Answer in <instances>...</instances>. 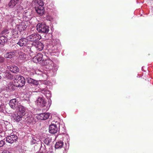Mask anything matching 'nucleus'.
Masks as SVG:
<instances>
[{
  "instance_id": "nucleus-26",
  "label": "nucleus",
  "mask_w": 153,
  "mask_h": 153,
  "mask_svg": "<svg viewBox=\"0 0 153 153\" xmlns=\"http://www.w3.org/2000/svg\"><path fill=\"white\" fill-rule=\"evenodd\" d=\"M63 145V142L62 141H58L56 143L55 146V148L56 149L61 148L62 147Z\"/></svg>"
},
{
  "instance_id": "nucleus-11",
  "label": "nucleus",
  "mask_w": 153,
  "mask_h": 153,
  "mask_svg": "<svg viewBox=\"0 0 153 153\" xmlns=\"http://www.w3.org/2000/svg\"><path fill=\"white\" fill-rule=\"evenodd\" d=\"M28 40L27 38H22L19 40L17 44L21 47L25 46L27 44Z\"/></svg>"
},
{
  "instance_id": "nucleus-21",
  "label": "nucleus",
  "mask_w": 153,
  "mask_h": 153,
  "mask_svg": "<svg viewBox=\"0 0 153 153\" xmlns=\"http://www.w3.org/2000/svg\"><path fill=\"white\" fill-rule=\"evenodd\" d=\"M23 116L18 113L15 114L13 116L14 119L17 122H19L22 120Z\"/></svg>"
},
{
  "instance_id": "nucleus-3",
  "label": "nucleus",
  "mask_w": 153,
  "mask_h": 153,
  "mask_svg": "<svg viewBox=\"0 0 153 153\" xmlns=\"http://www.w3.org/2000/svg\"><path fill=\"white\" fill-rule=\"evenodd\" d=\"M42 64L46 66L50 70H53L54 68V63L53 61L50 59L42 60Z\"/></svg>"
},
{
  "instance_id": "nucleus-17",
  "label": "nucleus",
  "mask_w": 153,
  "mask_h": 153,
  "mask_svg": "<svg viewBox=\"0 0 153 153\" xmlns=\"http://www.w3.org/2000/svg\"><path fill=\"white\" fill-rule=\"evenodd\" d=\"M35 9L36 12L40 16L42 15L44 13V9L43 7H35Z\"/></svg>"
},
{
  "instance_id": "nucleus-34",
  "label": "nucleus",
  "mask_w": 153,
  "mask_h": 153,
  "mask_svg": "<svg viewBox=\"0 0 153 153\" xmlns=\"http://www.w3.org/2000/svg\"><path fill=\"white\" fill-rule=\"evenodd\" d=\"M4 58L2 57H0V63L3 62L4 61Z\"/></svg>"
},
{
  "instance_id": "nucleus-29",
  "label": "nucleus",
  "mask_w": 153,
  "mask_h": 153,
  "mask_svg": "<svg viewBox=\"0 0 153 153\" xmlns=\"http://www.w3.org/2000/svg\"><path fill=\"white\" fill-rule=\"evenodd\" d=\"M11 33L12 35L15 37H16V36H17L18 32L17 30L15 29L12 30Z\"/></svg>"
},
{
  "instance_id": "nucleus-14",
  "label": "nucleus",
  "mask_w": 153,
  "mask_h": 153,
  "mask_svg": "<svg viewBox=\"0 0 153 153\" xmlns=\"http://www.w3.org/2000/svg\"><path fill=\"white\" fill-rule=\"evenodd\" d=\"M43 56L41 53H39L33 58V61L35 62H38L42 60Z\"/></svg>"
},
{
  "instance_id": "nucleus-25",
  "label": "nucleus",
  "mask_w": 153,
  "mask_h": 153,
  "mask_svg": "<svg viewBox=\"0 0 153 153\" xmlns=\"http://www.w3.org/2000/svg\"><path fill=\"white\" fill-rule=\"evenodd\" d=\"M17 2L16 0H11L8 4V6L13 8L17 4Z\"/></svg>"
},
{
  "instance_id": "nucleus-35",
  "label": "nucleus",
  "mask_w": 153,
  "mask_h": 153,
  "mask_svg": "<svg viewBox=\"0 0 153 153\" xmlns=\"http://www.w3.org/2000/svg\"><path fill=\"white\" fill-rule=\"evenodd\" d=\"M36 140H35V139L32 138V143L33 144H34L36 143Z\"/></svg>"
},
{
  "instance_id": "nucleus-10",
  "label": "nucleus",
  "mask_w": 153,
  "mask_h": 153,
  "mask_svg": "<svg viewBox=\"0 0 153 153\" xmlns=\"http://www.w3.org/2000/svg\"><path fill=\"white\" fill-rule=\"evenodd\" d=\"M49 132L52 134H55L58 131V128L56 124H52L49 126Z\"/></svg>"
},
{
  "instance_id": "nucleus-30",
  "label": "nucleus",
  "mask_w": 153,
  "mask_h": 153,
  "mask_svg": "<svg viewBox=\"0 0 153 153\" xmlns=\"http://www.w3.org/2000/svg\"><path fill=\"white\" fill-rule=\"evenodd\" d=\"M40 150L41 151L43 152H46V148L45 147V145L43 143L41 144V146L40 148Z\"/></svg>"
},
{
  "instance_id": "nucleus-23",
  "label": "nucleus",
  "mask_w": 153,
  "mask_h": 153,
  "mask_svg": "<svg viewBox=\"0 0 153 153\" xmlns=\"http://www.w3.org/2000/svg\"><path fill=\"white\" fill-rule=\"evenodd\" d=\"M27 82L29 83L32 84L36 85L39 84V82L38 81L30 78L28 77L27 78Z\"/></svg>"
},
{
  "instance_id": "nucleus-6",
  "label": "nucleus",
  "mask_w": 153,
  "mask_h": 153,
  "mask_svg": "<svg viewBox=\"0 0 153 153\" xmlns=\"http://www.w3.org/2000/svg\"><path fill=\"white\" fill-rule=\"evenodd\" d=\"M18 139L17 136L15 134H12L7 137L6 141L10 144L15 142Z\"/></svg>"
},
{
  "instance_id": "nucleus-36",
  "label": "nucleus",
  "mask_w": 153,
  "mask_h": 153,
  "mask_svg": "<svg viewBox=\"0 0 153 153\" xmlns=\"http://www.w3.org/2000/svg\"><path fill=\"white\" fill-rule=\"evenodd\" d=\"M65 152H64L63 153H66L67 151V149H64Z\"/></svg>"
},
{
  "instance_id": "nucleus-28",
  "label": "nucleus",
  "mask_w": 153,
  "mask_h": 153,
  "mask_svg": "<svg viewBox=\"0 0 153 153\" xmlns=\"http://www.w3.org/2000/svg\"><path fill=\"white\" fill-rule=\"evenodd\" d=\"M4 76L5 78L10 79H13V76L9 72H6L4 74Z\"/></svg>"
},
{
  "instance_id": "nucleus-40",
  "label": "nucleus",
  "mask_w": 153,
  "mask_h": 153,
  "mask_svg": "<svg viewBox=\"0 0 153 153\" xmlns=\"http://www.w3.org/2000/svg\"><path fill=\"white\" fill-rule=\"evenodd\" d=\"M1 78V76L0 75V79Z\"/></svg>"
},
{
  "instance_id": "nucleus-24",
  "label": "nucleus",
  "mask_w": 153,
  "mask_h": 153,
  "mask_svg": "<svg viewBox=\"0 0 153 153\" xmlns=\"http://www.w3.org/2000/svg\"><path fill=\"white\" fill-rule=\"evenodd\" d=\"M7 38L5 36H2L0 37V45H3L5 43L7 42Z\"/></svg>"
},
{
  "instance_id": "nucleus-7",
  "label": "nucleus",
  "mask_w": 153,
  "mask_h": 153,
  "mask_svg": "<svg viewBox=\"0 0 153 153\" xmlns=\"http://www.w3.org/2000/svg\"><path fill=\"white\" fill-rule=\"evenodd\" d=\"M32 12L31 10L30 9L25 10L23 14V17L25 18L26 20H28L31 18Z\"/></svg>"
},
{
  "instance_id": "nucleus-37",
  "label": "nucleus",
  "mask_w": 153,
  "mask_h": 153,
  "mask_svg": "<svg viewBox=\"0 0 153 153\" xmlns=\"http://www.w3.org/2000/svg\"><path fill=\"white\" fill-rule=\"evenodd\" d=\"M3 153H10L9 151H4V152Z\"/></svg>"
},
{
  "instance_id": "nucleus-8",
  "label": "nucleus",
  "mask_w": 153,
  "mask_h": 153,
  "mask_svg": "<svg viewBox=\"0 0 153 153\" xmlns=\"http://www.w3.org/2000/svg\"><path fill=\"white\" fill-rule=\"evenodd\" d=\"M17 113L24 116L27 114V109L23 106L20 105L18 108Z\"/></svg>"
},
{
  "instance_id": "nucleus-2",
  "label": "nucleus",
  "mask_w": 153,
  "mask_h": 153,
  "mask_svg": "<svg viewBox=\"0 0 153 153\" xmlns=\"http://www.w3.org/2000/svg\"><path fill=\"white\" fill-rule=\"evenodd\" d=\"M36 29L39 33H47L49 30V27L44 24L39 23L36 26Z\"/></svg>"
},
{
  "instance_id": "nucleus-27",
  "label": "nucleus",
  "mask_w": 153,
  "mask_h": 153,
  "mask_svg": "<svg viewBox=\"0 0 153 153\" xmlns=\"http://www.w3.org/2000/svg\"><path fill=\"white\" fill-rule=\"evenodd\" d=\"M15 87L16 86L15 85V83L13 84V82H10L8 84V89L11 91L14 90L15 89Z\"/></svg>"
},
{
  "instance_id": "nucleus-18",
  "label": "nucleus",
  "mask_w": 153,
  "mask_h": 153,
  "mask_svg": "<svg viewBox=\"0 0 153 153\" xmlns=\"http://www.w3.org/2000/svg\"><path fill=\"white\" fill-rule=\"evenodd\" d=\"M27 25L24 23H22L17 25V28L18 30L21 32L24 30L26 28Z\"/></svg>"
},
{
  "instance_id": "nucleus-33",
  "label": "nucleus",
  "mask_w": 153,
  "mask_h": 153,
  "mask_svg": "<svg viewBox=\"0 0 153 153\" xmlns=\"http://www.w3.org/2000/svg\"><path fill=\"white\" fill-rule=\"evenodd\" d=\"M5 143V141L3 140H1L0 141V147L3 146Z\"/></svg>"
},
{
  "instance_id": "nucleus-41",
  "label": "nucleus",
  "mask_w": 153,
  "mask_h": 153,
  "mask_svg": "<svg viewBox=\"0 0 153 153\" xmlns=\"http://www.w3.org/2000/svg\"><path fill=\"white\" fill-rule=\"evenodd\" d=\"M0 132H1V131L0 130Z\"/></svg>"
},
{
  "instance_id": "nucleus-4",
  "label": "nucleus",
  "mask_w": 153,
  "mask_h": 153,
  "mask_svg": "<svg viewBox=\"0 0 153 153\" xmlns=\"http://www.w3.org/2000/svg\"><path fill=\"white\" fill-rule=\"evenodd\" d=\"M9 105L12 108L15 110L18 108L19 106L21 105L16 99H14L10 100Z\"/></svg>"
},
{
  "instance_id": "nucleus-39",
  "label": "nucleus",
  "mask_w": 153,
  "mask_h": 153,
  "mask_svg": "<svg viewBox=\"0 0 153 153\" xmlns=\"http://www.w3.org/2000/svg\"><path fill=\"white\" fill-rule=\"evenodd\" d=\"M44 76L45 77V78L46 79L47 77V76H46V75L45 74H44Z\"/></svg>"
},
{
  "instance_id": "nucleus-13",
  "label": "nucleus",
  "mask_w": 153,
  "mask_h": 153,
  "mask_svg": "<svg viewBox=\"0 0 153 153\" xmlns=\"http://www.w3.org/2000/svg\"><path fill=\"white\" fill-rule=\"evenodd\" d=\"M37 103L39 105L44 107L45 106V104L47 102L45 100L44 98L42 97H39L37 100Z\"/></svg>"
},
{
  "instance_id": "nucleus-22",
  "label": "nucleus",
  "mask_w": 153,
  "mask_h": 153,
  "mask_svg": "<svg viewBox=\"0 0 153 153\" xmlns=\"http://www.w3.org/2000/svg\"><path fill=\"white\" fill-rule=\"evenodd\" d=\"M35 46L37 50L39 51L42 50L44 48V45L42 43L40 42H38L35 45Z\"/></svg>"
},
{
  "instance_id": "nucleus-20",
  "label": "nucleus",
  "mask_w": 153,
  "mask_h": 153,
  "mask_svg": "<svg viewBox=\"0 0 153 153\" xmlns=\"http://www.w3.org/2000/svg\"><path fill=\"white\" fill-rule=\"evenodd\" d=\"M15 55V52L14 51L10 52H7L4 54V57L7 58H11Z\"/></svg>"
},
{
  "instance_id": "nucleus-31",
  "label": "nucleus",
  "mask_w": 153,
  "mask_h": 153,
  "mask_svg": "<svg viewBox=\"0 0 153 153\" xmlns=\"http://www.w3.org/2000/svg\"><path fill=\"white\" fill-rule=\"evenodd\" d=\"M51 139L49 138L48 137L45 138L43 142L45 144L48 145L51 142Z\"/></svg>"
},
{
  "instance_id": "nucleus-38",
  "label": "nucleus",
  "mask_w": 153,
  "mask_h": 153,
  "mask_svg": "<svg viewBox=\"0 0 153 153\" xmlns=\"http://www.w3.org/2000/svg\"><path fill=\"white\" fill-rule=\"evenodd\" d=\"M46 153H52L51 151H48V152H47Z\"/></svg>"
},
{
  "instance_id": "nucleus-19",
  "label": "nucleus",
  "mask_w": 153,
  "mask_h": 153,
  "mask_svg": "<svg viewBox=\"0 0 153 153\" xmlns=\"http://www.w3.org/2000/svg\"><path fill=\"white\" fill-rule=\"evenodd\" d=\"M41 92L48 98H50L51 96L50 92L46 88H44L41 90Z\"/></svg>"
},
{
  "instance_id": "nucleus-12",
  "label": "nucleus",
  "mask_w": 153,
  "mask_h": 153,
  "mask_svg": "<svg viewBox=\"0 0 153 153\" xmlns=\"http://www.w3.org/2000/svg\"><path fill=\"white\" fill-rule=\"evenodd\" d=\"M25 121L28 124L33 123V122L35 121L33 117L30 114H27V117L25 118Z\"/></svg>"
},
{
  "instance_id": "nucleus-15",
  "label": "nucleus",
  "mask_w": 153,
  "mask_h": 153,
  "mask_svg": "<svg viewBox=\"0 0 153 153\" xmlns=\"http://www.w3.org/2000/svg\"><path fill=\"white\" fill-rule=\"evenodd\" d=\"M7 68L9 69L10 71L14 73L18 72L19 71V68L15 65H13L12 66H7Z\"/></svg>"
},
{
  "instance_id": "nucleus-1",
  "label": "nucleus",
  "mask_w": 153,
  "mask_h": 153,
  "mask_svg": "<svg viewBox=\"0 0 153 153\" xmlns=\"http://www.w3.org/2000/svg\"><path fill=\"white\" fill-rule=\"evenodd\" d=\"M16 81L14 82L16 87H19L23 86L25 83L24 78L22 76L17 75L15 76Z\"/></svg>"
},
{
  "instance_id": "nucleus-5",
  "label": "nucleus",
  "mask_w": 153,
  "mask_h": 153,
  "mask_svg": "<svg viewBox=\"0 0 153 153\" xmlns=\"http://www.w3.org/2000/svg\"><path fill=\"white\" fill-rule=\"evenodd\" d=\"M41 38V36L39 35L36 33L32 34L28 36L27 37L28 41L33 42L39 40Z\"/></svg>"
},
{
  "instance_id": "nucleus-32",
  "label": "nucleus",
  "mask_w": 153,
  "mask_h": 153,
  "mask_svg": "<svg viewBox=\"0 0 153 153\" xmlns=\"http://www.w3.org/2000/svg\"><path fill=\"white\" fill-rule=\"evenodd\" d=\"M37 4L38 5L37 6V7H43V6L44 5L43 2L41 0L38 1Z\"/></svg>"
},
{
  "instance_id": "nucleus-9",
  "label": "nucleus",
  "mask_w": 153,
  "mask_h": 153,
  "mask_svg": "<svg viewBox=\"0 0 153 153\" xmlns=\"http://www.w3.org/2000/svg\"><path fill=\"white\" fill-rule=\"evenodd\" d=\"M16 13V11H13L11 12L9 15H8L7 18L8 21H9L10 22L13 23L16 19L17 17L15 15Z\"/></svg>"
},
{
  "instance_id": "nucleus-16",
  "label": "nucleus",
  "mask_w": 153,
  "mask_h": 153,
  "mask_svg": "<svg viewBox=\"0 0 153 153\" xmlns=\"http://www.w3.org/2000/svg\"><path fill=\"white\" fill-rule=\"evenodd\" d=\"M50 116L48 113H45L40 114L39 115L38 117L41 120H46Z\"/></svg>"
}]
</instances>
